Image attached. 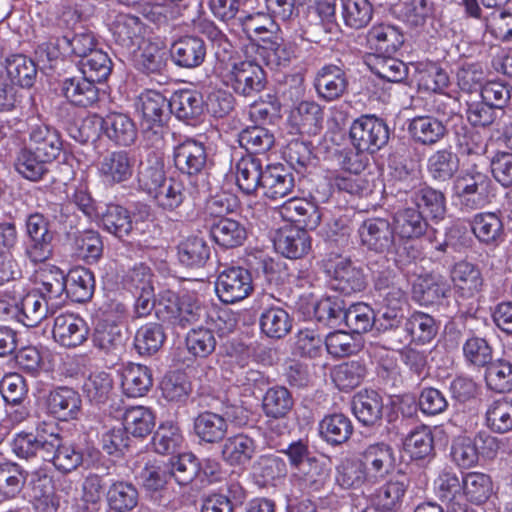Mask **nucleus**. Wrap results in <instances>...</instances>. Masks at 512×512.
Returning a JSON list of instances; mask_svg holds the SVG:
<instances>
[{"instance_id":"obj_1","label":"nucleus","mask_w":512,"mask_h":512,"mask_svg":"<svg viewBox=\"0 0 512 512\" xmlns=\"http://www.w3.org/2000/svg\"><path fill=\"white\" fill-rule=\"evenodd\" d=\"M153 309L159 320L180 328L199 321L205 314L200 303L189 295L179 297L172 292H167L156 304L153 299V288L140 291L135 302L137 316L144 317Z\"/></svg>"},{"instance_id":"obj_2","label":"nucleus","mask_w":512,"mask_h":512,"mask_svg":"<svg viewBox=\"0 0 512 512\" xmlns=\"http://www.w3.org/2000/svg\"><path fill=\"white\" fill-rule=\"evenodd\" d=\"M141 112V132L147 146L160 150L164 147V137L168 133L166 121L169 117V102L155 90H148L139 96Z\"/></svg>"},{"instance_id":"obj_3","label":"nucleus","mask_w":512,"mask_h":512,"mask_svg":"<svg viewBox=\"0 0 512 512\" xmlns=\"http://www.w3.org/2000/svg\"><path fill=\"white\" fill-rule=\"evenodd\" d=\"M399 191L410 193V200L415 207L435 222L442 221L447 213L446 197L440 190L427 185L416 187L418 177L414 171L405 167L396 169Z\"/></svg>"},{"instance_id":"obj_4","label":"nucleus","mask_w":512,"mask_h":512,"mask_svg":"<svg viewBox=\"0 0 512 512\" xmlns=\"http://www.w3.org/2000/svg\"><path fill=\"white\" fill-rule=\"evenodd\" d=\"M106 21L115 44L127 53H135L149 38V26L136 15L112 10Z\"/></svg>"},{"instance_id":"obj_5","label":"nucleus","mask_w":512,"mask_h":512,"mask_svg":"<svg viewBox=\"0 0 512 512\" xmlns=\"http://www.w3.org/2000/svg\"><path fill=\"white\" fill-rule=\"evenodd\" d=\"M219 76L223 84L242 96H253L265 87V73L252 60L234 61L222 68Z\"/></svg>"},{"instance_id":"obj_6","label":"nucleus","mask_w":512,"mask_h":512,"mask_svg":"<svg viewBox=\"0 0 512 512\" xmlns=\"http://www.w3.org/2000/svg\"><path fill=\"white\" fill-rule=\"evenodd\" d=\"M23 146L38 154V157L54 162L63 150V141L55 127L40 119L30 118Z\"/></svg>"},{"instance_id":"obj_7","label":"nucleus","mask_w":512,"mask_h":512,"mask_svg":"<svg viewBox=\"0 0 512 512\" xmlns=\"http://www.w3.org/2000/svg\"><path fill=\"white\" fill-rule=\"evenodd\" d=\"M125 314V306L119 302H112L101 308V318L98 320L92 342L95 348L109 354L122 347V334L117 325Z\"/></svg>"},{"instance_id":"obj_8","label":"nucleus","mask_w":512,"mask_h":512,"mask_svg":"<svg viewBox=\"0 0 512 512\" xmlns=\"http://www.w3.org/2000/svg\"><path fill=\"white\" fill-rule=\"evenodd\" d=\"M213 323L222 334H228L236 327L235 319L224 313L218 315L216 321L211 319L205 325L190 329L185 337V345L187 351L194 357L206 358L215 351L217 339L212 328Z\"/></svg>"},{"instance_id":"obj_9","label":"nucleus","mask_w":512,"mask_h":512,"mask_svg":"<svg viewBox=\"0 0 512 512\" xmlns=\"http://www.w3.org/2000/svg\"><path fill=\"white\" fill-rule=\"evenodd\" d=\"M215 291L225 304L240 302L253 291L252 275L244 267L224 266L217 276Z\"/></svg>"},{"instance_id":"obj_10","label":"nucleus","mask_w":512,"mask_h":512,"mask_svg":"<svg viewBox=\"0 0 512 512\" xmlns=\"http://www.w3.org/2000/svg\"><path fill=\"white\" fill-rule=\"evenodd\" d=\"M350 137L358 151L374 153L388 142L389 129L382 119L363 115L352 123Z\"/></svg>"},{"instance_id":"obj_11","label":"nucleus","mask_w":512,"mask_h":512,"mask_svg":"<svg viewBox=\"0 0 512 512\" xmlns=\"http://www.w3.org/2000/svg\"><path fill=\"white\" fill-rule=\"evenodd\" d=\"M324 266L333 289L347 295L364 289L363 273L350 259L336 255L325 260Z\"/></svg>"},{"instance_id":"obj_12","label":"nucleus","mask_w":512,"mask_h":512,"mask_svg":"<svg viewBox=\"0 0 512 512\" xmlns=\"http://www.w3.org/2000/svg\"><path fill=\"white\" fill-rule=\"evenodd\" d=\"M362 462L371 483L383 480L392 473L396 465L394 449L385 442L367 445L360 452Z\"/></svg>"},{"instance_id":"obj_13","label":"nucleus","mask_w":512,"mask_h":512,"mask_svg":"<svg viewBox=\"0 0 512 512\" xmlns=\"http://www.w3.org/2000/svg\"><path fill=\"white\" fill-rule=\"evenodd\" d=\"M101 181L114 186L130 180L134 172V161L126 151H113L101 157L97 164Z\"/></svg>"},{"instance_id":"obj_14","label":"nucleus","mask_w":512,"mask_h":512,"mask_svg":"<svg viewBox=\"0 0 512 512\" xmlns=\"http://www.w3.org/2000/svg\"><path fill=\"white\" fill-rule=\"evenodd\" d=\"M173 161L182 174L199 175L207 164L206 148L202 142L188 138L174 147Z\"/></svg>"},{"instance_id":"obj_15","label":"nucleus","mask_w":512,"mask_h":512,"mask_svg":"<svg viewBox=\"0 0 512 512\" xmlns=\"http://www.w3.org/2000/svg\"><path fill=\"white\" fill-rule=\"evenodd\" d=\"M49 443H53L52 449H47L44 460H50L54 467L63 473H70L78 467L87 464L88 461L83 451L70 443H62L60 436L51 431L49 433Z\"/></svg>"},{"instance_id":"obj_16","label":"nucleus","mask_w":512,"mask_h":512,"mask_svg":"<svg viewBox=\"0 0 512 512\" xmlns=\"http://www.w3.org/2000/svg\"><path fill=\"white\" fill-rule=\"evenodd\" d=\"M89 328L81 317L74 314H60L55 317L52 329L54 340L63 347L75 348L88 338Z\"/></svg>"},{"instance_id":"obj_17","label":"nucleus","mask_w":512,"mask_h":512,"mask_svg":"<svg viewBox=\"0 0 512 512\" xmlns=\"http://www.w3.org/2000/svg\"><path fill=\"white\" fill-rule=\"evenodd\" d=\"M362 245L378 253L389 251L394 244L395 232L388 220L370 218L358 229Z\"/></svg>"},{"instance_id":"obj_18","label":"nucleus","mask_w":512,"mask_h":512,"mask_svg":"<svg viewBox=\"0 0 512 512\" xmlns=\"http://www.w3.org/2000/svg\"><path fill=\"white\" fill-rule=\"evenodd\" d=\"M451 280L457 299H474L483 289L484 279L480 269L469 262L461 261L451 270Z\"/></svg>"},{"instance_id":"obj_19","label":"nucleus","mask_w":512,"mask_h":512,"mask_svg":"<svg viewBox=\"0 0 512 512\" xmlns=\"http://www.w3.org/2000/svg\"><path fill=\"white\" fill-rule=\"evenodd\" d=\"M260 40L259 54L272 68L285 67L298 55L299 48L295 41L284 40L277 35L260 37Z\"/></svg>"},{"instance_id":"obj_20","label":"nucleus","mask_w":512,"mask_h":512,"mask_svg":"<svg viewBox=\"0 0 512 512\" xmlns=\"http://www.w3.org/2000/svg\"><path fill=\"white\" fill-rule=\"evenodd\" d=\"M91 122L98 124L104 134L117 145L129 146L136 140L135 124L125 114L110 113L104 118L94 117Z\"/></svg>"},{"instance_id":"obj_21","label":"nucleus","mask_w":512,"mask_h":512,"mask_svg":"<svg viewBox=\"0 0 512 512\" xmlns=\"http://www.w3.org/2000/svg\"><path fill=\"white\" fill-rule=\"evenodd\" d=\"M261 189L270 200H278L289 195L295 186L293 174L282 164L267 165L262 175Z\"/></svg>"},{"instance_id":"obj_22","label":"nucleus","mask_w":512,"mask_h":512,"mask_svg":"<svg viewBox=\"0 0 512 512\" xmlns=\"http://www.w3.org/2000/svg\"><path fill=\"white\" fill-rule=\"evenodd\" d=\"M314 86L320 98L326 101H334L347 90L346 73L336 65H325L318 70Z\"/></svg>"},{"instance_id":"obj_23","label":"nucleus","mask_w":512,"mask_h":512,"mask_svg":"<svg viewBox=\"0 0 512 512\" xmlns=\"http://www.w3.org/2000/svg\"><path fill=\"white\" fill-rule=\"evenodd\" d=\"M280 216L288 222L303 226L302 229L313 230L321 221L318 208L303 198H290L279 207Z\"/></svg>"},{"instance_id":"obj_24","label":"nucleus","mask_w":512,"mask_h":512,"mask_svg":"<svg viewBox=\"0 0 512 512\" xmlns=\"http://www.w3.org/2000/svg\"><path fill=\"white\" fill-rule=\"evenodd\" d=\"M81 403L82 400L77 391L69 387H58L49 393L47 409L55 418L69 421L77 418Z\"/></svg>"},{"instance_id":"obj_25","label":"nucleus","mask_w":512,"mask_h":512,"mask_svg":"<svg viewBox=\"0 0 512 512\" xmlns=\"http://www.w3.org/2000/svg\"><path fill=\"white\" fill-rule=\"evenodd\" d=\"M323 110L314 101H302L290 113L289 123L297 133L316 135L322 128Z\"/></svg>"},{"instance_id":"obj_26","label":"nucleus","mask_w":512,"mask_h":512,"mask_svg":"<svg viewBox=\"0 0 512 512\" xmlns=\"http://www.w3.org/2000/svg\"><path fill=\"white\" fill-rule=\"evenodd\" d=\"M170 53L177 66L191 69L203 63L206 57V45L199 37L187 36L175 41Z\"/></svg>"},{"instance_id":"obj_27","label":"nucleus","mask_w":512,"mask_h":512,"mask_svg":"<svg viewBox=\"0 0 512 512\" xmlns=\"http://www.w3.org/2000/svg\"><path fill=\"white\" fill-rule=\"evenodd\" d=\"M425 216L416 207L399 208L393 216V230L402 239H417L428 230Z\"/></svg>"},{"instance_id":"obj_28","label":"nucleus","mask_w":512,"mask_h":512,"mask_svg":"<svg viewBox=\"0 0 512 512\" xmlns=\"http://www.w3.org/2000/svg\"><path fill=\"white\" fill-rule=\"evenodd\" d=\"M274 246L283 256L298 259L308 253L311 248V238L307 229L290 227L278 232Z\"/></svg>"},{"instance_id":"obj_29","label":"nucleus","mask_w":512,"mask_h":512,"mask_svg":"<svg viewBox=\"0 0 512 512\" xmlns=\"http://www.w3.org/2000/svg\"><path fill=\"white\" fill-rule=\"evenodd\" d=\"M153 384L151 370L141 364L128 363L121 370V386L128 397L137 398L147 394Z\"/></svg>"},{"instance_id":"obj_30","label":"nucleus","mask_w":512,"mask_h":512,"mask_svg":"<svg viewBox=\"0 0 512 512\" xmlns=\"http://www.w3.org/2000/svg\"><path fill=\"white\" fill-rule=\"evenodd\" d=\"M367 43L376 52L393 54L404 43V35L397 26L389 23H379L369 29Z\"/></svg>"},{"instance_id":"obj_31","label":"nucleus","mask_w":512,"mask_h":512,"mask_svg":"<svg viewBox=\"0 0 512 512\" xmlns=\"http://www.w3.org/2000/svg\"><path fill=\"white\" fill-rule=\"evenodd\" d=\"M255 453V440L243 433L226 438L221 448L223 460L231 466H245Z\"/></svg>"},{"instance_id":"obj_32","label":"nucleus","mask_w":512,"mask_h":512,"mask_svg":"<svg viewBox=\"0 0 512 512\" xmlns=\"http://www.w3.org/2000/svg\"><path fill=\"white\" fill-rule=\"evenodd\" d=\"M61 91L70 103L77 106L87 107L98 100V88L83 74L65 78L62 81Z\"/></svg>"},{"instance_id":"obj_33","label":"nucleus","mask_w":512,"mask_h":512,"mask_svg":"<svg viewBox=\"0 0 512 512\" xmlns=\"http://www.w3.org/2000/svg\"><path fill=\"white\" fill-rule=\"evenodd\" d=\"M470 226L475 237L487 245H498L504 240V227L494 212H482L473 216Z\"/></svg>"},{"instance_id":"obj_34","label":"nucleus","mask_w":512,"mask_h":512,"mask_svg":"<svg viewBox=\"0 0 512 512\" xmlns=\"http://www.w3.org/2000/svg\"><path fill=\"white\" fill-rule=\"evenodd\" d=\"M193 429L201 442L215 444L224 440L228 431V423L223 416L205 411L194 419Z\"/></svg>"},{"instance_id":"obj_35","label":"nucleus","mask_w":512,"mask_h":512,"mask_svg":"<svg viewBox=\"0 0 512 512\" xmlns=\"http://www.w3.org/2000/svg\"><path fill=\"white\" fill-rule=\"evenodd\" d=\"M235 175L239 189L247 195L253 194L263 181L262 161L251 154L241 157L236 163Z\"/></svg>"},{"instance_id":"obj_36","label":"nucleus","mask_w":512,"mask_h":512,"mask_svg":"<svg viewBox=\"0 0 512 512\" xmlns=\"http://www.w3.org/2000/svg\"><path fill=\"white\" fill-rule=\"evenodd\" d=\"M37 292L48 299H59L66 290V277L58 267L43 263L34 273Z\"/></svg>"},{"instance_id":"obj_37","label":"nucleus","mask_w":512,"mask_h":512,"mask_svg":"<svg viewBox=\"0 0 512 512\" xmlns=\"http://www.w3.org/2000/svg\"><path fill=\"white\" fill-rule=\"evenodd\" d=\"M210 235L213 241L223 248L241 246L247 232L244 225L231 218L216 219L210 226Z\"/></svg>"},{"instance_id":"obj_38","label":"nucleus","mask_w":512,"mask_h":512,"mask_svg":"<svg viewBox=\"0 0 512 512\" xmlns=\"http://www.w3.org/2000/svg\"><path fill=\"white\" fill-rule=\"evenodd\" d=\"M134 55L135 67L145 74L161 73L167 64V51L158 42H151L149 38Z\"/></svg>"},{"instance_id":"obj_39","label":"nucleus","mask_w":512,"mask_h":512,"mask_svg":"<svg viewBox=\"0 0 512 512\" xmlns=\"http://www.w3.org/2000/svg\"><path fill=\"white\" fill-rule=\"evenodd\" d=\"M405 452L414 460L430 461L434 455V436L428 426L411 430L403 441Z\"/></svg>"},{"instance_id":"obj_40","label":"nucleus","mask_w":512,"mask_h":512,"mask_svg":"<svg viewBox=\"0 0 512 512\" xmlns=\"http://www.w3.org/2000/svg\"><path fill=\"white\" fill-rule=\"evenodd\" d=\"M48 299L36 291L27 293L19 301L18 322L26 327H35L46 318L49 312Z\"/></svg>"},{"instance_id":"obj_41","label":"nucleus","mask_w":512,"mask_h":512,"mask_svg":"<svg viewBox=\"0 0 512 512\" xmlns=\"http://www.w3.org/2000/svg\"><path fill=\"white\" fill-rule=\"evenodd\" d=\"M50 163L49 160L38 157V154L22 145L16 153L14 168L24 179L38 182L49 172L48 164Z\"/></svg>"},{"instance_id":"obj_42","label":"nucleus","mask_w":512,"mask_h":512,"mask_svg":"<svg viewBox=\"0 0 512 512\" xmlns=\"http://www.w3.org/2000/svg\"><path fill=\"white\" fill-rule=\"evenodd\" d=\"M53 443H49V433L38 431L37 435L28 432L17 433L12 442L11 448L14 454L23 459H30L39 451L46 455L47 449H52Z\"/></svg>"},{"instance_id":"obj_43","label":"nucleus","mask_w":512,"mask_h":512,"mask_svg":"<svg viewBox=\"0 0 512 512\" xmlns=\"http://www.w3.org/2000/svg\"><path fill=\"white\" fill-rule=\"evenodd\" d=\"M97 216L100 217L103 229L118 238L127 236L132 230L129 212L120 205L108 204L104 208L100 207Z\"/></svg>"},{"instance_id":"obj_44","label":"nucleus","mask_w":512,"mask_h":512,"mask_svg":"<svg viewBox=\"0 0 512 512\" xmlns=\"http://www.w3.org/2000/svg\"><path fill=\"white\" fill-rule=\"evenodd\" d=\"M123 429L135 438H145L155 427L153 412L144 406H131L122 416Z\"/></svg>"},{"instance_id":"obj_45","label":"nucleus","mask_w":512,"mask_h":512,"mask_svg":"<svg viewBox=\"0 0 512 512\" xmlns=\"http://www.w3.org/2000/svg\"><path fill=\"white\" fill-rule=\"evenodd\" d=\"M353 412L356 418L366 426L374 425L382 416L383 403L375 391L359 392L353 399Z\"/></svg>"},{"instance_id":"obj_46","label":"nucleus","mask_w":512,"mask_h":512,"mask_svg":"<svg viewBox=\"0 0 512 512\" xmlns=\"http://www.w3.org/2000/svg\"><path fill=\"white\" fill-rule=\"evenodd\" d=\"M321 437L332 445L346 442L353 432L351 420L342 413L325 416L319 423Z\"/></svg>"},{"instance_id":"obj_47","label":"nucleus","mask_w":512,"mask_h":512,"mask_svg":"<svg viewBox=\"0 0 512 512\" xmlns=\"http://www.w3.org/2000/svg\"><path fill=\"white\" fill-rule=\"evenodd\" d=\"M106 499L110 510L114 512H129L137 506L139 494L132 483L115 481L109 486Z\"/></svg>"},{"instance_id":"obj_48","label":"nucleus","mask_w":512,"mask_h":512,"mask_svg":"<svg viewBox=\"0 0 512 512\" xmlns=\"http://www.w3.org/2000/svg\"><path fill=\"white\" fill-rule=\"evenodd\" d=\"M408 129L412 138L423 145L437 143L446 132L443 123L432 116L414 117L410 121Z\"/></svg>"},{"instance_id":"obj_49","label":"nucleus","mask_w":512,"mask_h":512,"mask_svg":"<svg viewBox=\"0 0 512 512\" xmlns=\"http://www.w3.org/2000/svg\"><path fill=\"white\" fill-rule=\"evenodd\" d=\"M170 111L181 120L194 119L203 112L204 102L200 93L192 90L175 92L169 101Z\"/></svg>"},{"instance_id":"obj_50","label":"nucleus","mask_w":512,"mask_h":512,"mask_svg":"<svg viewBox=\"0 0 512 512\" xmlns=\"http://www.w3.org/2000/svg\"><path fill=\"white\" fill-rule=\"evenodd\" d=\"M94 287V275L86 268H75L66 277L65 292L74 302L82 303L89 300L93 295Z\"/></svg>"},{"instance_id":"obj_51","label":"nucleus","mask_w":512,"mask_h":512,"mask_svg":"<svg viewBox=\"0 0 512 512\" xmlns=\"http://www.w3.org/2000/svg\"><path fill=\"white\" fill-rule=\"evenodd\" d=\"M330 468L323 461L316 458L304 464L298 472H293V476L302 489L308 491H320L330 478Z\"/></svg>"},{"instance_id":"obj_52","label":"nucleus","mask_w":512,"mask_h":512,"mask_svg":"<svg viewBox=\"0 0 512 512\" xmlns=\"http://www.w3.org/2000/svg\"><path fill=\"white\" fill-rule=\"evenodd\" d=\"M293 398L283 386L269 388L262 399V408L268 418L282 419L291 411Z\"/></svg>"},{"instance_id":"obj_53","label":"nucleus","mask_w":512,"mask_h":512,"mask_svg":"<svg viewBox=\"0 0 512 512\" xmlns=\"http://www.w3.org/2000/svg\"><path fill=\"white\" fill-rule=\"evenodd\" d=\"M486 426L494 433L512 431V398H502L489 404L485 414Z\"/></svg>"},{"instance_id":"obj_54","label":"nucleus","mask_w":512,"mask_h":512,"mask_svg":"<svg viewBox=\"0 0 512 512\" xmlns=\"http://www.w3.org/2000/svg\"><path fill=\"white\" fill-rule=\"evenodd\" d=\"M209 256L210 247L203 238L188 237L178 245V259L186 267H202Z\"/></svg>"},{"instance_id":"obj_55","label":"nucleus","mask_w":512,"mask_h":512,"mask_svg":"<svg viewBox=\"0 0 512 512\" xmlns=\"http://www.w3.org/2000/svg\"><path fill=\"white\" fill-rule=\"evenodd\" d=\"M6 72L11 84L20 87H31L37 74L35 63L22 54L6 59Z\"/></svg>"},{"instance_id":"obj_56","label":"nucleus","mask_w":512,"mask_h":512,"mask_svg":"<svg viewBox=\"0 0 512 512\" xmlns=\"http://www.w3.org/2000/svg\"><path fill=\"white\" fill-rule=\"evenodd\" d=\"M466 364L474 368L487 367L493 358V348L483 337L469 336L462 346Z\"/></svg>"},{"instance_id":"obj_57","label":"nucleus","mask_w":512,"mask_h":512,"mask_svg":"<svg viewBox=\"0 0 512 512\" xmlns=\"http://www.w3.org/2000/svg\"><path fill=\"white\" fill-rule=\"evenodd\" d=\"M292 327V320L286 310L280 307L265 309L260 317L261 331L270 338L284 337Z\"/></svg>"},{"instance_id":"obj_58","label":"nucleus","mask_w":512,"mask_h":512,"mask_svg":"<svg viewBox=\"0 0 512 512\" xmlns=\"http://www.w3.org/2000/svg\"><path fill=\"white\" fill-rule=\"evenodd\" d=\"M336 482L344 489H359L371 479L360 460L345 459L337 466Z\"/></svg>"},{"instance_id":"obj_59","label":"nucleus","mask_w":512,"mask_h":512,"mask_svg":"<svg viewBox=\"0 0 512 512\" xmlns=\"http://www.w3.org/2000/svg\"><path fill=\"white\" fill-rule=\"evenodd\" d=\"M342 18L347 27L361 29L366 27L373 17V6L369 0H341Z\"/></svg>"},{"instance_id":"obj_60","label":"nucleus","mask_w":512,"mask_h":512,"mask_svg":"<svg viewBox=\"0 0 512 512\" xmlns=\"http://www.w3.org/2000/svg\"><path fill=\"white\" fill-rule=\"evenodd\" d=\"M458 168V157L446 149L438 150L428 158L427 169L435 181L444 182L451 179Z\"/></svg>"},{"instance_id":"obj_61","label":"nucleus","mask_w":512,"mask_h":512,"mask_svg":"<svg viewBox=\"0 0 512 512\" xmlns=\"http://www.w3.org/2000/svg\"><path fill=\"white\" fill-rule=\"evenodd\" d=\"M183 442L180 427L172 422L161 423L152 438V444L158 454L166 455L175 453Z\"/></svg>"},{"instance_id":"obj_62","label":"nucleus","mask_w":512,"mask_h":512,"mask_svg":"<svg viewBox=\"0 0 512 512\" xmlns=\"http://www.w3.org/2000/svg\"><path fill=\"white\" fill-rule=\"evenodd\" d=\"M485 381L488 388L495 392L512 391V363L505 359L491 361L486 367Z\"/></svg>"},{"instance_id":"obj_63","label":"nucleus","mask_w":512,"mask_h":512,"mask_svg":"<svg viewBox=\"0 0 512 512\" xmlns=\"http://www.w3.org/2000/svg\"><path fill=\"white\" fill-rule=\"evenodd\" d=\"M165 339L166 336L160 324L147 323L137 330L134 345L139 354L151 355L162 347Z\"/></svg>"},{"instance_id":"obj_64","label":"nucleus","mask_w":512,"mask_h":512,"mask_svg":"<svg viewBox=\"0 0 512 512\" xmlns=\"http://www.w3.org/2000/svg\"><path fill=\"white\" fill-rule=\"evenodd\" d=\"M463 497L475 504L484 503L492 493V482L488 475L470 472L462 480Z\"/></svg>"}]
</instances>
